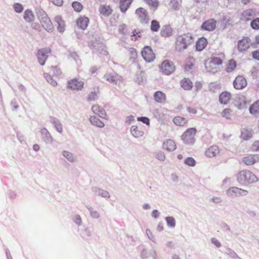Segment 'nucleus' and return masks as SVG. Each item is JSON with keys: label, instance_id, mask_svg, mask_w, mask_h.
Wrapping results in <instances>:
<instances>
[{"label": "nucleus", "instance_id": "1", "mask_svg": "<svg viewBox=\"0 0 259 259\" xmlns=\"http://www.w3.org/2000/svg\"><path fill=\"white\" fill-rule=\"evenodd\" d=\"M193 41L192 34L189 33L179 35L177 37L176 49L179 52H183Z\"/></svg>", "mask_w": 259, "mask_h": 259}, {"label": "nucleus", "instance_id": "2", "mask_svg": "<svg viewBox=\"0 0 259 259\" xmlns=\"http://www.w3.org/2000/svg\"><path fill=\"white\" fill-rule=\"evenodd\" d=\"M237 180L241 185H246L257 181L254 174L248 170H242L237 175Z\"/></svg>", "mask_w": 259, "mask_h": 259}, {"label": "nucleus", "instance_id": "3", "mask_svg": "<svg viewBox=\"0 0 259 259\" xmlns=\"http://www.w3.org/2000/svg\"><path fill=\"white\" fill-rule=\"evenodd\" d=\"M197 130L195 128L191 127L188 128L182 135V140L183 142L187 145H193L195 142V136Z\"/></svg>", "mask_w": 259, "mask_h": 259}, {"label": "nucleus", "instance_id": "4", "mask_svg": "<svg viewBox=\"0 0 259 259\" xmlns=\"http://www.w3.org/2000/svg\"><path fill=\"white\" fill-rule=\"evenodd\" d=\"M135 15L138 20L142 24H147L150 21V17L147 11L143 8H139L135 11Z\"/></svg>", "mask_w": 259, "mask_h": 259}, {"label": "nucleus", "instance_id": "5", "mask_svg": "<svg viewBox=\"0 0 259 259\" xmlns=\"http://www.w3.org/2000/svg\"><path fill=\"white\" fill-rule=\"evenodd\" d=\"M51 50L49 48H43L38 50L36 56L37 60L39 64L41 66H44L45 64V62L47 60L49 54L51 53Z\"/></svg>", "mask_w": 259, "mask_h": 259}, {"label": "nucleus", "instance_id": "6", "mask_svg": "<svg viewBox=\"0 0 259 259\" xmlns=\"http://www.w3.org/2000/svg\"><path fill=\"white\" fill-rule=\"evenodd\" d=\"M84 87V82L78 78H73L68 80L67 88L72 90L81 91Z\"/></svg>", "mask_w": 259, "mask_h": 259}, {"label": "nucleus", "instance_id": "7", "mask_svg": "<svg viewBox=\"0 0 259 259\" xmlns=\"http://www.w3.org/2000/svg\"><path fill=\"white\" fill-rule=\"evenodd\" d=\"M160 68L163 73L169 75L175 70V66L171 61L166 60L162 62Z\"/></svg>", "mask_w": 259, "mask_h": 259}, {"label": "nucleus", "instance_id": "8", "mask_svg": "<svg viewBox=\"0 0 259 259\" xmlns=\"http://www.w3.org/2000/svg\"><path fill=\"white\" fill-rule=\"evenodd\" d=\"M251 42L248 37H244L238 41V50L240 53L247 51L251 46Z\"/></svg>", "mask_w": 259, "mask_h": 259}, {"label": "nucleus", "instance_id": "9", "mask_svg": "<svg viewBox=\"0 0 259 259\" xmlns=\"http://www.w3.org/2000/svg\"><path fill=\"white\" fill-rule=\"evenodd\" d=\"M142 56L143 59L148 63H151L155 59V55L153 53L152 49L149 47H145L141 52Z\"/></svg>", "mask_w": 259, "mask_h": 259}, {"label": "nucleus", "instance_id": "10", "mask_svg": "<svg viewBox=\"0 0 259 259\" xmlns=\"http://www.w3.org/2000/svg\"><path fill=\"white\" fill-rule=\"evenodd\" d=\"M221 149L219 146L213 145L206 148L205 151V155L209 158L217 156L220 153Z\"/></svg>", "mask_w": 259, "mask_h": 259}, {"label": "nucleus", "instance_id": "11", "mask_svg": "<svg viewBox=\"0 0 259 259\" xmlns=\"http://www.w3.org/2000/svg\"><path fill=\"white\" fill-rule=\"evenodd\" d=\"M248 191L247 190L236 187H231L227 191V194L230 196L246 195Z\"/></svg>", "mask_w": 259, "mask_h": 259}, {"label": "nucleus", "instance_id": "12", "mask_svg": "<svg viewBox=\"0 0 259 259\" xmlns=\"http://www.w3.org/2000/svg\"><path fill=\"white\" fill-rule=\"evenodd\" d=\"M234 87L237 90L242 89L247 85L246 79L241 75L237 76L233 82Z\"/></svg>", "mask_w": 259, "mask_h": 259}, {"label": "nucleus", "instance_id": "13", "mask_svg": "<svg viewBox=\"0 0 259 259\" xmlns=\"http://www.w3.org/2000/svg\"><path fill=\"white\" fill-rule=\"evenodd\" d=\"M256 15L255 11L249 9L244 11L240 15V19L243 21H249Z\"/></svg>", "mask_w": 259, "mask_h": 259}, {"label": "nucleus", "instance_id": "14", "mask_svg": "<svg viewBox=\"0 0 259 259\" xmlns=\"http://www.w3.org/2000/svg\"><path fill=\"white\" fill-rule=\"evenodd\" d=\"M259 161V157L256 154H248L242 158V161L247 165H252Z\"/></svg>", "mask_w": 259, "mask_h": 259}, {"label": "nucleus", "instance_id": "15", "mask_svg": "<svg viewBox=\"0 0 259 259\" xmlns=\"http://www.w3.org/2000/svg\"><path fill=\"white\" fill-rule=\"evenodd\" d=\"M225 58V54L223 53H219L218 54L213 55L209 60L218 66L223 64Z\"/></svg>", "mask_w": 259, "mask_h": 259}, {"label": "nucleus", "instance_id": "16", "mask_svg": "<svg viewBox=\"0 0 259 259\" xmlns=\"http://www.w3.org/2000/svg\"><path fill=\"white\" fill-rule=\"evenodd\" d=\"M44 28L48 32H52L54 30V26L50 19L48 17L42 18L39 20Z\"/></svg>", "mask_w": 259, "mask_h": 259}, {"label": "nucleus", "instance_id": "17", "mask_svg": "<svg viewBox=\"0 0 259 259\" xmlns=\"http://www.w3.org/2000/svg\"><path fill=\"white\" fill-rule=\"evenodd\" d=\"M216 22L213 19H209L202 23L201 28L207 31H213L216 27Z\"/></svg>", "mask_w": 259, "mask_h": 259}, {"label": "nucleus", "instance_id": "18", "mask_svg": "<svg viewBox=\"0 0 259 259\" xmlns=\"http://www.w3.org/2000/svg\"><path fill=\"white\" fill-rule=\"evenodd\" d=\"M104 78L109 82L115 84L121 80V77L115 73H106L104 75Z\"/></svg>", "mask_w": 259, "mask_h": 259}, {"label": "nucleus", "instance_id": "19", "mask_svg": "<svg viewBox=\"0 0 259 259\" xmlns=\"http://www.w3.org/2000/svg\"><path fill=\"white\" fill-rule=\"evenodd\" d=\"M162 148L165 150H166L168 152H171L176 149L177 145L174 140L171 139H167L163 142Z\"/></svg>", "mask_w": 259, "mask_h": 259}, {"label": "nucleus", "instance_id": "20", "mask_svg": "<svg viewBox=\"0 0 259 259\" xmlns=\"http://www.w3.org/2000/svg\"><path fill=\"white\" fill-rule=\"evenodd\" d=\"M195 59L192 57H188L185 61V70L191 72L194 69Z\"/></svg>", "mask_w": 259, "mask_h": 259}, {"label": "nucleus", "instance_id": "21", "mask_svg": "<svg viewBox=\"0 0 259 259\" xmlns=\"http://www.w3.org/2000/svg\"><path fill=\"white\" fill-rule=\"evenodd\" d=\"M153 97L155 101L160 104L164 103L166 100L165 94L161 91L156 92L153 95Z\"/></svg>", "mask_w": 259, "mask_h": 259}, {"label": "nucleus", "instance_id": "22", "mask_svg": "<svg viewBox=\"0 0 259 259\" xmlns=\"http://www.w3.org/2000/svg\"><path fill=\"white\" fill-rule=\"evenodd\" d=\"M231 99V94L227 91L222 93L219 96V101L221 104L226 105Z\"/></svg>", "mask_w": 259, "mask_h": 259}, {"label": "nucleus", "instance_id": "23", "mask_svg": "<svg viewBox=\"0 0 259 259\" xmlns=\"http://www.w3.org/2000/svg\"><path fill=\"white\" fill-rule=\"evenodd\" d=\"M236 103L238 108L239 109L246 107L247 103L246 97L243 95H238L236 97Z\"/></svg>", "mask_w": 259, "mask_h": 259}, {"label": "nucleus", "instance_id": "24", "mask_svg": "<svg viewBox=\"0 0 259 259\" xmlns=\"http://www.w3.org/2000/svg\"><path fill=\"white\" fill-rule=\"evenodd\" d=\"M89 19L85 16L80 17L77 21V26L81 29L84 30L88 26Z\"/></svg>", "mask_w": 259, "mask_h": 259}, {"label": "nucleus", "instance_id": "25", "mask_svg": "<svg viewBox=\"0 0 259 259\" xmlns=\"http://www.w3.org/2000/svg\"><path fill=\"white\" fill-rule=\"evenodd\" d=\"M55 21L57 23V29L59 32H63L65 30V24L64 20L62 17L60 15H58L55 18Z\"/></svg>", "mask_w": 259, "mask_h": 259}, {"label": "nucleus", "instance_id": "26", "mask_svg": "<svg viewBox=\"0 0 259 259\" xmlns=\"http://www.w3.org/2000/svg\"><path fill=\"white\" fill-rule=\"evenodd\" d=\"M207 44V39L203 37L200 38L196 42V49L197 51H202L206 46Z\"/></svg>", "mask_w": 259, "mask_h": 259}, {"label": "nucleus", "instance_id": "27", "mask_svg": "<svg viewBox=\"0 0 259 259\" xmlns=\"http://www.w3.org/2000/svg\"><path fill=\"white\" fill-rule=\"evenodd\" d=\"M205 67L207 72H211L213 73L217 72L218 70V66L213 64L209 60L206 61L205 64Z\"/></svg>", "mask_w": 259, "mask_h": 259}, {"label": "nucleus", "instance_id": "28", "mask_svg": "<svg viewBox=\"0 0 259 259\" xmlns=\"http://www.w3.org/2000/svg\"><path fill=\"white\" fill-rule=\"evenodd\" d=\"M173 122L177 125L185 126L188 122V119L180 115H178L174 118Z\"/></svg>", "mask_w": 259, "mask_h": 259}, {"label": "nucleus", "instance_id": "29", "mask_svg": "<svg viewBox=\"0 0 259 259\" xmlns=\"http://www.w3.org/2000/svg\"><path fill=\"white\" fill-rule=\"evenodd\" d=\"M132 1L133 0H120L119 3L120 11L122 13H125L130 7Z\"/></svg>", "mask_w": 259, "mask_h": 259}, {"label": "nucleus", "instance_id": "30", "mask_svg": "<svg viewBox=\"0 0 259 259\" xmlns=\"http://www.w3.org/2000/svg\"><path fill=\"white\" fill-rule=\"evenodd\" d=\"M99 12L104 16H108L112 12V10L109 6L102 5L99 8Z\"/></svg>", "mask_w": 259, "mask_h": 259}, {"label": "nucleus", "instance_id": "31", "mask_svg": "<svg viewBox=\"0 0 259 259\" xmlns=\"http://www.w3.org/2000/svg\"><path fill=\"white\" fill-rule=\"evenodd\" d=\"M181 86L185 90H190L193 87V83L189 78H184L181 81Z\"/></svg>", "mask_w": 259, "mask_h": 259}, {"label": "nucleus", "instance_id": "32", "mask_svg": "<svg viewBox=\"0 0 259 259\" xmlns=\"http://www.w3.org/2000/svg\"><path fill=\"white\" fill-rule=\"evenodd\" d=\"M160 33L161 35L162 36L169 37L172 35V29L168 25L163 26L161 29Z\"/></svg>", "mask_w": 259, "mask_h": 259}, {"label": "nucleus", "instance_id": "33", "mask_svg": "<svg viewBox=\"0 0 259 259\" xmlns=\"http://www.w3.org/2000/svg\"><path fill=\"white\" fill-rule=\"evenodd\" d=\"M23 18L27 22L30 23L34 20V15L31 10H26L24 12Z\"/></svg>", "mask_w": 259, "mask_h": 259}, {"label": "nucleus", "instance_id": "34", "mask_svg": "<svg viewBox=\"0 0 259 259\" xmlns=\"http://www.w3.org/2000/svg\"><path fill=\"white\" fill-rule=\"evenodd\" d=\"M91 122L94 125L102 127L104 126V123L99 119V117L95 115L92 116L90 118Z\"/></svg>", "mask_w": 259, "mask_h": 259}, {"label": "nucleus", "instance_id": "35", "mask_svg": "<svg viewBox=\"0 0 259 259\" xmlns=\"http://www.w3.org/2000/svg\"><path fill=\"white\" fill-rule=\"evenodd\" d=\"M237 66L236 62L234 59H231L227 63L226 71L227 72H231L234 70Z\"/></svg>", "mask_w": 259, "mask_h": 259}, {"label": "nucleus", "instance_id": "36", "mask_svg": "<svg viewBox=\"0 0 259 259\" xmlns=\"http://www.w3.org/2000/svg\"><path fill=\"white\" fill-rule=\"evenodd\" d=\"M252 136L251 132L247 128H244L242 130L241 137L244 140H248L250 139Z\"/></svg>", "mask_w": 259, "mask_h": 259}, {"label": "nucleus", "instance_id": "37", "mask_svg": "<svg viewBox=\"0 0 259 259\" xmlns=\"http://www.w3.org/2000/svg\"><path fill=\"white\" fill-rule=\"evenodd\" d=\"M131 133L133 136L136 138L141 137L143 135V132L139 131L137 126H133L131 127Z\"/></svg>", "mask_w": 259, "mask_h": 259}, {"label": "nucleus", "instance_id": "38", "mask_svg": "<svg viewBox=\"0 0 259 259\" xmlns=\"http://www.w3.org/2000/svg\"><path fill=\"white\" fill-rule=\"evenodd\" d=\"M250 113H259V101H256L249 107Z\"/></svg>", "mask_w": 259, "mask_h": 259}, {"label": "nucleus", "instance_id": "39", "mask_svg": "<svg viewBox=\"0 0 259 259\" xmlns=\"http://www.w3.org/2000/svg\"><path fill=\"white\" fill-rule=\"evenodd\" d=\"M99 93L98 89L96 91L91 92L88 95V100L90 101L96 100L98 99Z\"/></svg>", "mask_w": 259, "mask_h": 259}, {"label": "nucleus", "instance_id": "40", "mask_svg": "<svg viewBox=\"0 0 259 259\" xmlns=\"http://www.w3.org/2000/svg\"><path fill=\"white\" fill-rule=\"evenodd\" d=\"M36 13L39 20H41L42 18H46L48 17L45 11L40 8H38L36 9Z\"/></svg>", "mask_w": 259, "mask_h": 259}, {"label": "nucleus", "instance_id": "41", "mask_svg": "<svg viewBox=\"0 0 259 259\" xmlns=\"http://www.w3.org/2000/svg\"><path fill=\"white\" fill-rule=\"evenodd\" d=\"M150 28L152 31H158L160 28V24L159 22L156 20H152L151 21Z\"/></svg>", "mask_w": 259, "mask_h": 259}, {"label": "nucleus", "instance_id": "42", "mask_svg": "<svg viewBox=\"0 0 259 259\" xmlns=\"http://www.w3.org/2000/svg\"><path fill=\"white\" fill-rule=\"evenodd\" d=\"M44 76L46 78L47 81L53 87H56L57 85V83L56 80L53 79L51 75L47 73H44Z\"/></svg>", "mask_w": 259, "mask_h": 259}, {"label": "nucleus", "instance_id": "43", "mask_svg": "<svg viewBox=\"0 0 259 259\" xmlns=\"http://www.w3.org/2000/svg\"><path fill=\"white\" fill-rule=\"evenodd\" d=\"M144 1L151 9H156L158 6V2L157 0H144Z\"/></svg>", "mask_w": 259, "mask_h": 259}, {"label": "nucleus", "instance_id": "44", "mask_svg": "<svg viewBox=\"0 0 259 259\" xmlns=\"http://www.w3.org/2000/svg\"><path fill=\"white\" fill-rule=\"evenodd\" d=\"M63 155L69 161L73 162L75 160L73 155L67 151H63Z\"/></svg>", "mask_w": 259, "mask_h": 259}, {"label": "nucleus", "instance_id": "45", "mask_svg": "<svg viewBox=\"0 0 259 259\" xmlns=\"http://www.w3.org/2000/svg\"><path fill=\"white\" fill-rule=\"evenodd\" d=\"M72 6L74 9V11L79 12L82 9V5L78 2H74L72 3Z\"/></svg>", "mask_w": 259, "mask_h": 259}, {"label": "nucleus", "instance_id": "46", "mask_svg": "<svg viewBox=\"0 0 259 259\" xmlns=\"http://www.w3.org/2000/svg\"><path fill=\"white\" fill-rule=\"evenodd\" d=\"M92 111L94 113H103L105 112L104 109L97 105H95L92 106Z\"/></svg>", "mask_w": 259, "mask_h": 259}, {"label": "nucleus", "instance_id": "47", "mask_svg": "<svg viewBox=\"0 0 259 259\" xmlns=\"http://www.w3.org/2000/svg\"><path fill=\"white\" fill-rule=\"evenodd\" d=\"M13 8L14 11L18 13H21L23 10L22 5L20 3H15L13 5Z\"/></svg>", "mask_w": 259, "mask_h": 259}, {"label": "nucleus", "instance_id": "48", "mask_svg": "<svg viewBox=\"0 0 259 259\" xmlns=\"http://www.w3.org/2000/svg\"><path fill=\"white\" fill-rule=\"evenodd\" d=\"M184 163L189 166H194L195 165L196 162L192 157H188L185 159Z\"/></svg>", "mask_w": 259, "mask_h": 259}, {"label": "nucleus", "instance_id": "49", "mask_svg": "<svg viewBox=\"0 0 259 259\" xmlns=\"http://www.w3.org/2000/svg\"><path fill=\"white\" fill-rule=\"evenodd\" d=\"M144 73L143 72H141L140 73H139L137 75L136 81L139 84H141L144 81Z\"/></svg>", "mask_w": 259, "mask_h": 259}, {"label": "nucleus", "instance_id": "50", "mask_svg": "<svg viewBox=\"0 0 259 259\" xmlns=\"http://www.w3.org/2000/svg\"><path fill=\"white\" fill-rule=\"evenodd\" d=\"M69 59L70 60H74L77 65H79L80 62L78 56L75 53H73L69 55Z\"/></svg>", "mask_w": 259, "mask_h": 259}, {"label": "nucleus", "instance_id": "51", "mask_svg": "<svg viewBox=\"0 0 259 259\" xmlns=\"http://www.w3.org/2000/svg\"><path fill=\"white\" fill-rule=\"evenodd\" d=\"M166 221L169 226L174 227L175 226V220L173 217H168L166 218Z\"/></svg>", "mask_w": 259, "mask_h": 259}, {"label": "nucleus", "instance_id": "52", "mask_svg": "<svg viewBox=\"0 0 259 259\" xmlns=\"http://www.w3.org/2000/svg\"><path fill=\"white\" fill-rule=\"evenodd\" d=\"M251 27L254 29H259V18L254 19L250 24Z\"/></svg>", "mask_w": 259, "mask_h": 259}, {"label": "nucleus", "instance_id": "53", "mask_svg": "<svg viewBox=\"0 0 259 259\" xmlns=\"http://www.w3.org/2000/svg\"><path fill=\"white\" fill-rule=\"evenodd\" d=\"M41 134L42 135H44V137H46V139H49V138L51 139L50 141L52 142L53 139L51 138V135L48 130L46 128H42L41 130Z\"/></svg>", "mask_w": 259, "mask_h": 259}, {"label": "nucleus", "instance_id": "54", "mask_svg": "<svg viewBox=\"0 0 259 259\" xmlns=\"http://www.w3.org/2000/svg\"><path fill=\"white\" fill-rule=\"evenodd\" d=\"M251 46L253 48H259V34L255 36V40L253 42H251Z\"/></svg>", "mask_w": 259, "mask_h": 259}, {"label": "nucleus", "instance_id": "55", "mask_svg": "<svg viewBox=\"0 0 259 259\" xmlns=\"http://www.w3.org/2000/svg\"><path fill=\"white\" fill-rule=\"evenodd\" d=\"M51 72L55 76H59L61 74V71L57 66L52 67Z\"/></svg>", "mask_w": 259, "mask_h": 259}, {"label": "nucleus", "instance_id": "56", "mask_svg": "<svg viewBox=\"0 0 259 259\" xmlns=\"http://www.w3.org/2000/svg\"><path fill=\"white\" fill-rule=\"evenodd\" d=\"M251 149L254 152H259V141H256L253 143Z\"/></svg>", "mask_w": 259, "mask_h": 259}, {"label": "nucleus", "instance_id": "57", "mask_svg": "<svg viewBox=\"0 0 259 259\" xmlns=\"http://www.w3.org/2000/svg\"><path fill=\"white\" fill-rule=\"evenodd\" d=\"M118 31L121 33H125L126 31V26L124 24L119 25Z\"/></svg>", "mask_w": 259, "mask_h": 259}, {"label": "nucleus", "instance_id": "58", "mask_svg": "<svg viewBox=\"0 0 259 259\" xmlns=\"http://www.w3.org/2000/svg\"><path fill=\"white\" fill-rule=\"evenodd\" d=\"M138 120L142 121L143 123H145L147 125L149 124V119L146 117H141L138 118Z\"/></svg>", "mask_w": 259, "mask_h": 259}, {"label": "nucleus", "instance_id": "59", "mask_svg": "<svg viewBox=\"0 0 259 259\" xmlns=\"http://www.w3.org/2000/svg\"><path fill=\"white\" fill-rule=\"evenodd\" d=\"M165 155L162 152H159L156 155V158L159 160L163 161L165 159Z\"/></svg>", "mask_w": 259, "mask_h": 259}, {"label": "nucleus", "instance_id": "60", "mask_svg": "<svg viewBox=\"0 0 259 259\" xmlns=\"http://www.w3.org/2000/svg\"><path fill=\"white\" fill-rule=\"evenodd\" d=\"M31 27L36 30L40 31L41 29L40 25L37 22H34L31 24Z\"/></svg>", "mask_w": 259, "mask_h": 259}, {"label": "nucleus", "instance_id": "61", "mask_svg": "<svg viewBox=\"0 0 259 259\" xmlns=\"http://www.w3.org/2000/svg\"><path fill=\"white\" fill-rule=\"evenodd\" d=\"M51 2L57 6H61L63 4V0H51Z\"/></svg>", "mask_w": 259, "mask_h": 259}, {"label": "nucleus", "instance_id": "62", "mask_svg": "<svg viewBox=\"0 0 259 259\" xmlns=\"http://www.w3.org/2000/svg\"><path fill=\"white\" fill-rule=\"evenodd\" d=\"M130 54H131L130 58L132 59L133 60H135L137 57V54L136 51L134 49H132L130 51Z\"/></svg>", "mask_w": 259, "mask_h": 259}, {"label": "nucleus", "instance_id": "63", "mask_svg": "<svg viewBox=\"0 0 259 259\" xmlns=\"http://www.w3.org/2000/svg\"><path fill=\"white\" fill-rule=\"evenodd\" d=\"M140 32H134L133 33V34L131 35L132 39L136 40L138 39V37H140V35L139 34Z\"/></svg>", "mask_w": 259, "mask_h": 259}, {"label": "nucleus", "instance_id": "64", "mask_svg": "<svg viewBox=\"0 0 259 259\" xmlns=\"http://www.w3.org/2000/svg\"><path fill=\"white\" fill-rule=\"evenodd\" d=\"M252 57L254 59L259 60V50L253 52Z\"/></svg>", "mask_w": 259, "mask_h": 259}]
</instances>
